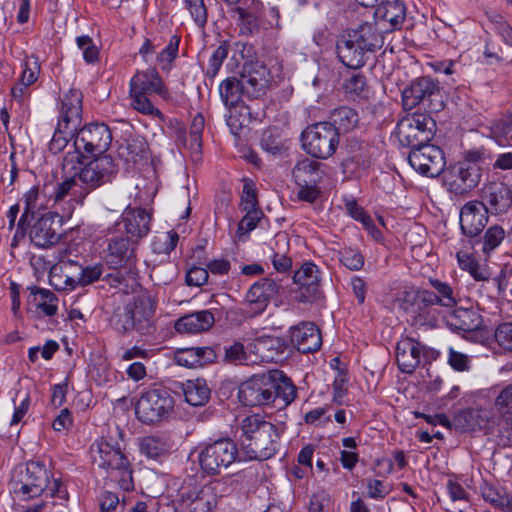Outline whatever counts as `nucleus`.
Masks as SVG:
<instances>
[{
  "label": "nucleus",
  "instance_id": "nucleus-8",
  "mask_svg": "<svg viewBox=\"0 0 512 512\" xmlns=\"http://www.w3.org/2000/svg\"><path fill=\"white\" fill-rule=\"evenodd\" d=\"M173 408L174 399L170 392L164 387H155L141 394L135 414L140 422L154 424L168 418Z\"/></svg>",
  "mask_w": 512,
  "mask_h": 512
},
{
  "label": "nucleus",
  "instance_id": "nucleus-4",
  "mask_svg": "<svg viewBox=\"0 0 512 512\" xmlns=\"http://www.w3.org/2000/svg\"><path fill=\"white\" fill-rule=\"evenodd\" d=\"M157 300L149 293H143L133 299L132 303L117 311L111 318V326L121 334L136 332L140 336L152 335L156 332L155 313Z\"/></svg>",
  "mask_w": 512,
  "mask_h": 512
},
{
  "label": "nucleus",
  "instance_id": "nucleus-7",
  "mask_svg": "<svg viewBox=\"0 0 512 512\" xmlns=\"http://www.w3.org/2000/svg\"><path fill=\"white\" fill-rule=\"evenodd\" d=\"M435 132V120L425 113L408 114L398 121L395 128L400 145L411 149L430 142Z\"/></svg>",
  "mask_w": 512,
  "mask_h": 512
},
{
  "label": "nucleus",
  "instance_id": "nucleus-21",
  "mask_svg": "<svg viewBox=\"0 0 512 512\" xmlns=\"http://www.w3.org/2000/svg\"><path fill=\"white\" fill-rule=\"evenodd\" d=\"M281 285L268 277L261 278L251 285L246 293V303L253 316L262 314L270 301L279 294Z\"/></svg>",
  "mask_w": 512,
  "mask_h": 512
},
{
  "label": "nucleus",
  "instance_id": "nucleus-12",
  "mask_svg": "<svg viewBox=\"0 0 512 512\" xmlns=\"http://www.w3.org/2000/svg\"><path fill=\"white\" fill-rule=\"evenodd\" d=\"M440 96V87L429 76L419 77L413 80L402 92L403 107L407 110L415 108L423 103L431 111H439L443 108V102L436 98Z\"/></svg>",
  "mask_w": 512,
  "mask_h": 512
},
{
  "label": "nucleus",
  "instance_id": "nucleus-52",
  "mask_svg": "<svg viewBox=\"0 0 512 512\" xmlns=\"http://www.w3.org/2000/svg\"><path fill=\"white\" fill-rule=\"evenodd\" d=\"M205 127V119L202 114H196L190 124L189 129V149L192 156L198 159L202 153V133Z\"/></svg>",
  "mask_w": 512,
  "mask_h": 512
},
{
  "label": "nucleus",
  "instance_id": "nucleus-63",
  "mask_svg": "<svg viewBox=\"0 0 512 512\" xmlns=\"http://www.w3.org/2000/svg\"><path fill=\"white\" fill-rule=\"evenodd\" d=\"M495 341L504 351H512V323L500 324L494 334Z\"/></svg>",
  "mask_w": 512,
  "mask_h": 512
},
{
  "label": "nucleus",
  "instance_id": "nucleus-29",
  "mask_svg": "<svg viewBox=\"0 0 512 512\" xmlns=\"http://www.w3.org/2000/svg\"><path fill=\"white\" fill-rule=\"evenodd\" d=\"M369 53L358 42H354L347 33L337 43L338 58L345 66L354 70L365 65Z\"/></svg>",
  "mask_w": 512,
  "mask_h": 512
},
{
  "label": "nucleus",
  "instance_id": "nucleus-18",
  "mask_svg": "<svg viewBox=\"0 0 512 512\" xmlns=\"http://www.w3.org/2000/svg\"><path fill=\"white\" fill-rule=\"evenodd\" d=\"M488 206L482 201L465 203L460 210V229L470 242L478 237L488 222Z\"/></svg>",
  "mask_w": 512,
  "mask_h": 512
},
{
  "label": "nucleus",
  "instance_id": "nucleus-15",
  "mask_svg": "<svg viewBox=\"0 0 512 512\" xmlns=\"http://www.w3.org/2000/svg\"><path fill=\"white\" fill-rule=\"evenodd\" d=\"M408 162L415 171L428 177L439 176L445 167L443 151L429 142L411 149Z\"/></svg>",
  "mask_w": 512,
  "mask_h": 512
},
{
  "label": "nucleus",
  "instance_id": "nucleus-20",
  "mask_svg": "<svg viewBox=\"0 0 512 512\" xmlns=\"http://www.w3.org/2000/svg\"><path fill=\"white\" fill-rule=\"evenodd\" d=\"M60 218L57 212H47L33 223L29 236L35 246L46 248L59 241Z\"/></svg>",
  "mask_w": 512,
  "mask_h": 512
},
{
  "label": "nucleus",
  "instance_id": "nucleus-32",
  "mask_svg": "<svg viewBox=\"0 0 512 512\" xmlns=\"http://www.w3.org/2000/svg\"><path fill=\"white\" fill-rule=\"evenodd\" d=\"M138 447L146 459L162 463L169 457L172 443L165 435H148L139 439Z\"/></svg>",
  "mask_w": 512,
  "mask_h": 512
},
{
  "label": "nucleus",
  "instance_id": "nucleus-16",
  "mask_svg": "<svg viewBox=\"0 0 512 512\" xmlns=\"http://www.w3.org/2000/svg\"><path fill=\"white\" fill-rule=\"evenodd\" d=\"M137 242L128 235H113L107 239L104 250V259L113 269L131 266L135 263V249Z\"/></svg>",
  "mask_w": 512,
  "mask_h": 512
},
{
  "label": "nucleus",
  "instance_id": "nucleus-3",
  "mask_svg": "<svg viewBox=\"0 0 512 512\" xmlns=\"http://www.w3.org/2000/svg\"><path fill=\"white\" fill-rule=\"evenodd\" d=\"M242 444L250 459L267 460L280 446V433L276 425L260 414L246 416L240 425Z\"/></svg>",
  "mask_w": 512,
  "mask_h": 512
},
{
  "label": "nucleus",
  "instance_id": "nucleus-24",
  "mask_svg": "<svg viewBox=\"0 0 512 512\" xmlns=\"http://www.w3.org/2000/svg\"><path fill=\"white\" fill-rule=\"evenodd\" d=\"M87 196V190H84L83 185L78 180L76 174L66 178L63 182L58 183L52 194V201L54 205H60L67 199L69 208L67 214L72 213L76 204H82Z\"/></svg>",
  "mask_w": 512,
  "mask_h": 512
},
{
  "label": "nucleus",
  "instance_id": "nucleus-35",
  "mask_svg": "<svg viewBox=\"0 0 512 512\" xmlns=\"http://www.w3.org/2000/svg\"><path fill=\"white\" fill-rule=\"evenodd\" d=\"M24 211L21 215L18 227L22 228L24 225H29L30 220L35 218L36 213L41 210L48 208L51 198H47V193L44 189H40L38 186H33L24 194Z\"/></svg>",
  "mask_w": 512,
  "mask_h": 512
},
{
  "label": "nucleus",
  "instance_id": "nucleus-54",
  "mask_svg": "<svg viewBox=\"0 0 512 512\" xmlns=\"http://www.w3.org/2000/svg\"><path fill=\"white\" fill-rule=\"evenodd\" d=\"M130 104L133 109L143 115L154 116L163 119V113L156 108L149 99L150 94L129 92Z\"/></svg>",
  "mask_w": 512,
  "mask_h": 512
},
{
  "label": "nucleus",
  "instance_id": "nucleus-1",
  "mask_svg": "<svg viewBox=\"0 0 512 512\" xmlns=\"http://www.w3.org/2000/svg\"><path fill=\"white\" fill-rule=\"evenodd\" d=\"M9 487L10 492L19 500L36 498L43 493L51 498H57L61 501V509L57 512H67V507L64 506L69 497L66 486L39 461H29L14 467Z\"/></svg>",
  "mask_w": 512,
  "mask_h": 512
},
{
  "label": "nucleus",
  "instance_id": "nucleus-49",
  "mask_svg": "<svg viewBox=\"0 0 512 512\" xmlns=\"http://www.w3.org/2000/svg\"><path fill=\"white\" fill-rule=\"evenodd\" d=\"M459 267L467 271L476 281H487L490 278L487 268L481 266L479 262L469 253L459 251L456 253Z\"/></svg>",
  "mask_w": 512,
  "mask_h": 512
},
{
  "label": "nucleus",
  "instance_id": "nucleus-62",
  "mask_svg": "<svg viewBox=\"0 0 512 512\" xmlns=\"http://www.w3.org/2000/svg\"><path fill=\"white\" fill-rule=\"evenodd\" d=\"M104 272V266L101 263L81 266L79 287H85L98 281Z\"/></svg>",
  "mask_w": 512,
  "mask_h": 512
},
{
  "label": "nucleus",
  "instance_id": "nucleus-34",
  "mask_svg": "<svg viewBox=\"0 0 512 512\" xmlns=\"http://www.w3.org/2000/svg\"><path fill=\"white\" fill-rule=\"evenodd\" d=\"M489 422L490 413L487 410L470 408L458 412L452 425L461 432H471L487 429Z\"/></svg>",
  "mask_w": 512,
  "mask_h": 512
},
{
  "label": "nucleus",
  "instance_id": "nucleus-38",
  "mask_svg": "<svg viewBox=\"0 0 512 512\" xmlns=\"http://www.w3.org/2000/svg\"><path fill=\"white\" fill-rule=\"evenodd\" d=\"M190 512H215L218 505L217 488L213 483L196 488L189 496Z\"/></svg>",
  "mask_w": 512,
  "mask_h": 512
},
{
  "label": "nucleus",
  "instance_id": "nucleus-42",
  "mask_svg": "<svg viewBox=\"0 0 512 512\" xmlns=\"http://www.w3.org/2000/svg\"><path fill=\"white\" fill-rule=\"evenodd\" d=\"M40 65L37 57L28 58L23 64L20 80L11 89L12 96L21 100L27 94V88L38 79Z\"/></svg>",
  "mask_w": 512,
  "mask_h": 512
},
{
  "label": "nucleus",
  "instance_id": "nucleus-33",
  "mask_svg": "<svg viewBox=\"0 0 512 512\" xmlns=\"http://www.w3.org/2000/svg\"><path fill=\"white\" fill-rule=\"evenodd\" d=\"M58 297L49 289L32 286L29 287L27 307L29 310L40 312L46 317H53L58 313Z\"/></svg>",
  "mask_w": 512,
  "mask_h": 512
},
{
  "label": "nucleus",
  "instance_id": "nucleus-46",
  "mask_svg": "<svg viewBox=\"0 0 512 512\" xmlns=\"http://www.w3.org/2000/svg\"><path fill=\"white\" fill-rule=\"evenodd\" d=\"M214 357L215 352L210 347H191L177 355V362L186 367L203 366Z\"/></svg>",
  "mask_w": 512,
  "mask_h": 512
},
{
  "label": "nucleus",
  "instance_id": "nucleus-61",
  "mask_svg": "<svg viewBox=\"0 0 512 512\" xmlns=\"http://www.w3.org/2000/svg\"><path fill=\"white\" fill-rule=\"evenodd\" d=\"M184 2L196 25L203 28L208 19L207 7L204 0H184Z\"/></svg>",
  "mask_w": 512,
  "mask_h": 512
},
{
  "label": "nucleus",
  "instance_id": "nucleus-39",
  "mask_svg": "<svg viewBox=\"0 0 512 512\" xmlns=\"http://www.w3.org/2000/svg\"><path fill=\"white\" fill-rule=\"evenodd\" d=\"M416 300V322L421 325L434 324V322L437 320V310L433 308V306H439L438 298L436 297L434 291L427 289L419 290L416 294Z\"/></svg>",
  "mask_w": 512,
  "mask_h": 512
},
{
  "label": "nucleus",
  "instance_id": "nucleus-5",
  "mask_svg": "<svg viewBox=\"0 0 512 512\" xmlns=\"http://www.w3.org/2000/svg\"><path fill=\"white\" fill-rule=\"evenodd\" d=\"M228 12L235 19L240 35L245 37L257 35L261 29H281L278 8L271 7L264 13L263 3L259 0H243L229 8Z\"/></svg>",
  "mask_w": 512,
  "mask_h": 512
},
{
  "label": "nucleus",
  "instance_id": "nucleus-43",
  "mask_svg": "<svg viewBox=\"0 0 512 512\" xmlns=\"http://www.w3.org/2000/svg\"><path fill=\"white\" fill-rule=\"evenodd\" d=\"M247 98H258L265 93L268 80L265 67L258 70H245L240 78Z\"/></svg>",
  "mask_w": 512,
  "mask_h": 512
},
{
  "label": "nucleus",
  "instance_id": "nucleus-56",
  "mask_svg": "<svg viewBox=\"0 0 512 512\" xmlns=\"http://www.w3.org/2000/svg\"><path fill=\"white\" fill-rule=\"evenodd\" d=\"M180 37L171 36L167 46L157 55V61L164 71H170L172 62L176 59L179 51Z\"/></svg>",
  "mask_w": 512,
  "mask_h": 512
},
{
  "label": "nucleus",
  "instance_id": "nucleus-51",
  "mask_svg": "<svg viewBox=\"0 0 512 512\" xmlns=\"http://www.w3.org/2000/svg\"><path fill=\"white\" fill-rule=\"evenodd\" d=\"M483 500L495 509L501 510L506 500L511 496L505 488L484 481L480 486Z\"/></svg>",
  "mask_w": 512,
  "mask_h": 512
},
{
  "label": "nucleus",
  "instance_id": "nucleus-14",
  "mask_svg": "<svg viewBox=\"0 0 512 512\" xmlns=\"http://www.w3.org/2000/svg\"><path fill=\"white\" fill-rule=\"evenodd\" d=\"M274 389L270 372L253 375L244 381L238 390L239 401L244 406L257 407L273 403Z\"/></svg>",
  "mask_w": 512,
  "mask_h": 512
},
{
  "label": "nucleus",
  "instance_id": "nucleus-6",
  "mask_svg": "<svg viewBox=\"0 0 512 512\" xmlns=\"http://www.w3.org/2000/svg\"><path fill=\"white\" fill-rule=\"evenodd\" d=\"M200 470L207 476H218L239 458L236 443L222 438L211 443L199 445L196 449Z\"/></svg>",
  "mask_w": 512,
  "mask_h": 512
},
{
  "label": "nucleus",
  "instance_id": "nucleus-11",
  "mask_svg": "<svg viewBox=\"0 0 512 512\" xmlns=\"http://www.w3.org/2000/svg\"><path fill=\"white\" fill-rule=\"evenodd\" d=\"M112 142V134L104 123H90L82 127L74 136L73 145L79 156H102Z\"/></svg>",
  "mask_w": 512,
  "mask_h": 512
},
{
  "label": "nucleus",
  "instance_id": "nucleus-25",
  "mask_svg": "<svg viewBox=\"0 0 512 512\" xmlns=\"http://www.w3.org/2000/svg\"><path fill=\"white\" fill-rule=\"evenodd\" d=\"M129 92H138L150 95L155 93L163 98L168 96V89L164 85L162 78L155 68L136 72V74L130 79Z\"/></svg>",
  "mask_w": 512,
  "mask_h": 512
},
{
  "label": "nucleus",
  "instance_id": "nucleus-59",
  "mask_svg": "<svg viewBox=\"0 0 512 512\" xmlns=\"http://www.w3.org/2000/svg\"><path fill=\"white\" fill-rule=\"evenodd\" d=\"M72 130H74L73 127L71 129H65L64 124L58 123L48 145L49 151L53 154H58L63 151L68 144L67 136L71 134Z\"/></svg>",
  "mask_w": 512,
  "mask_h": 512
},
{
  "label": "nucleus",
  "instance_id": "nucleus-10",
  "mask_svg": "<svg viewBox=\"0 0 512 512\" xmlns=\"http://www.w3.org/2000/svg\"><path fill=\"white\" fill-rule=\"evenodd\" d=\"M74 250L71 246L57 250V262L50 269L49 283L58 291H72L79 287L82 264L73 259Z\"/></svg>",
  "mask_w": 512,
  "mask_h": 512
},
{
  "label": "nucleus",
  "instance_id": "nucleus-27",
  "mask_svg": "<svg viewBox=\"0 0 512 512\" xmlns=\"http://www.w3.org/2000/svg\"><path fill=\"white\" fill-rule=\"evenodd\" d=\"M151 214L144 208L127 207L122 213V223L130 238L138 242L150 231Z\"/></svg>",
  "mask_w": 512,
  "mask_h": 512
},
{
  "label": "nucleus",
  "instance_id": "nucleus-45",
  "mask_svg": "<svg viewBox=\"0 0 512 512\" xmlns=\"http://www.w3.org/2000/svg\"><path fill=\"white\" fill-rule=\"evenodd\" d=\"M330 124L337 131V135L339 133H346L353 130L358 122L359 116L355 109L348 106H340L335 108L330 114Z\"/></svg>",
  "mask_w": 512,
  "mask_h": 512
},
{
  "label": "nucleus",
  "instance_id": "nucleus-60",
  "mask_svg": "<svg viewBox=\"0 0 512 512\" xmlns=\"http://www.w3.org/2000/svg\"><path fill=\"white\" fill-rule=\"evenodd\" d=\"M229 52V45L227 42L220 44L212 53L208 62L207 75L215 77L219 72L223 61L227 58Z\"/></svg>",
  "mask_w": 512,
  "mask_h": 512
},
{
  "label": "nucleus",
  "instance_id": "nucleus-40",
  "mask_svg": "<svg viewBox=\"0 0 512 512\" xmlns=\"http://www.w3.org/2000/svg\"><path fill=\"white\" fill-rule=\"evenodd\" d=\"M455 179L453 185L455 190L464 193L476 187L480 181L481 174L478 166L471 162H461L454 167Z\"/></svg>",
  "mask_w": 512,
  "mask_h": 512
},
{
  "label": "nucleus",
  "instance_id": "nucleus-22",
  "mask_svg": "<svg viewBox=\"0 0 512 512\" xmlns=\"http://www.w3.org/2000/svg\"><path fill=\"white\" fill-rule=\"evenodd\" d=\"M376 18L360 24L356 29H349L347 34L358 42L370 53L380 49L384 44V34L387 33L386 25H381Z\"/></svg>",
  "mask_w": 512,
  "mask_h": 512
},
{
  "label": "nucleus",
  "instance_id": "nucleus-47",
  "mask_svg": "<svg viewBox=\"0 0 512 512\" xmlns=\"http://www.w3.org/2000/svg\"><path fill=\"white\" fill-rule=\"evenodd\" d=\"M219 93L225 106L235 107L239 104L246 93L240 79L228 77L219 86Z\"/></svg>",
  "mask_w": 512,
  "mask_h": 512
},
{
  "label": "nucleus",
  "instance_id": "nucleus-36",
  "mask_svg": "<svg viewBox=\"0 0 512 512\" xmlns=\"http://www.w3.org/2000/svg\"><path fill=\"white\" fill-rule=\"evenodd\" d=\"M292 176L296 185L319 184L325 176L323 164L304 157L296 162Z\"/></svg>",
  "mask_w": 512,
  "mask_h": 512
},
{
  "label": "nucleus",
  "instance_id": "nucleus-48",
  "mask_svg": "<svg viewBox=\"0 0 512 512\" xmlns=\"http://www.w3.org/2000/svg\"><path fill=\"white\" fill-rule=\"evenodd\" d=\"M504 238L505 230L503 227L500 225H492L485 231L481 239L476 237L470 244L473 247L477 244H481V251L486 256H489L497 247L500 246Z\"/></svg>",
  "mask_w": 512,
  "mask_h": 512
},
{
  "label": "nucleus",
  "instance_id": "nucleus-2",
  "mask_svg": "<svg viewBox=\"0 0 512 512\" xmlns=\"http://www.w3.org/2000/svg\"><path fill=\"white\" fill-rule=\"evenodd\" d=\"M90 455L93 465L103 470L110 481L124 491L134 490L132 464L116 439L106 436L95 440Z\"/></svg>",
  "mask_w": 512,
  "mask_h": 512
},
{
  "label": "nucleus",
  "instance_id": "nucleus-23",
  "mask_svg": "<svg viewBox=\"0 0 512 512\" xmlns=\"http://www.w3.org/2000/svg\"><path fill=\"white\" fill-rule=\"evenodd\" d=\"M292 344L303 354L320 349L322 337L319 328L312 322H302L290 330Z\"/></svg>",
  "mask_w": 512,
  "mask_h": 512
},
{
  "label": "nucleus",
  "instance_id": "nucleus-50",
  "mask_svg": "<svg viewBox=\"0 0 512 512\" xmlns=\"http://www.w3.org/2000/svg\"><path fill=\"white\" fill-rule=\"evenodd\" d=\"M429 283L438 298L439 306L452 308L457 305L458 293L449 283L436 278H430Z\"/></svg>",
  "mask_w": 512,
  "mask_h": 512
},
{
  "label": "nucleus",
  "instance_id": "nucleus-55",
  "mask_svg": "<svg viewBox=\"0 0 512 512\" xmlns=\"http://www.w3.org/2000/svg\"><path fill=\"white\" fill-rule=\"evenodd\" d=\"M342 87L346 94L359 97H367L368 85L366 77L362 73H350L345 78Z\"/></svg>",
  "mask_w": 512,
  "mask_h": 512
},
{
  "label": "nucleus",
  "instance_id": "nucleus-57",
  "mask_svg": "<svg viewBox=\"0 0 512 512\" xmlns=\"http://www.w3.org/2000/svg\"><path fill=\"white\" fill-rule=\"evenodd\" d=\"M179 240V235L174 231L162 233L153 240V251L158 254H169L175 249Z\"/></svg>",
  "mask_w": 512,
  "mask_h": 512
},
{
  "label": "nucleus",
  "instance_id": "nucleus-44",
  "mask_svg": "<svg viewBox=\"0 0 512 512\" xmlns=\"http://www.w3.org/2000/svg\"><path fill=\"white\" fill-rule=\"evenodd\" d=\"M185 401L191 406H204L210 399L211 390L206 380L197 378L183 383Z\"/></svg>",
  "mask_w": 512,
  "mask_h": 512
},
{
  "label": "nucleus",
  "instance_id": "nucleus-13",
  "mask_svg": "<svg viewBox=\"0 0 512 512\" xmlns=\"http://www.w3.org/2000/svg\"><path fill=\"white\" fill-rule=\"evenodd\" d=\"M75 174L88 195L92 190L111 182L117 174V166L110 155L95 156Z\"/></svg>",
  "mask_w": 512,
  "mask_h": 512
},
{
  "label": "nucleus",
  "instance_id": "nucleus-26",
  "mask_svg": "<svg viewBox=\"0 0 512 512\" xmlns=\"http://www.w3.org/2000/svg\"><path fill=\"white\" fill-rule=\"evenodd\" d=\"M482 202L493 215L504 214L512 207L511 190L503 183H489L483 189Z\"/></svg>",
  "mask_w": 512,
  "mask_h": 512
},
{
  "label": "nucleus",
  "instance_id": "nucleus-64",
  "mask_svg": "<svg viewBox=\"0 0 512 512\" xmlns=\"http://www.w3.org/2000/svg\"><path fill=\"white\" fill-rule=\"evenodd\" d=\"M495 408L503 416L512 415V384L502 389L495 400Z\"/></svg>",
  "mask_w": 512,
  "mask_h": 512
},
{
  "label": "nucleus",
  "instance_id": "nucleus-9",
  "mask_svg": "<svg viewBox=\"0 0 512 512\" xmlns=\"http://www.w3.org/2000/svg\"><path fill=\"white\" fill-rule=\"evenodd\" d=\"M302 147L312 157L327 159L339 144L336 129L328 122L308 126L301 135Z\"/></svg>",
  "mask_w": 512,
  "mask_h": 512
},
{
  "label": "nucleus",
  "instance_id": "nucleus-41",
  "mask_svg": "<svg viewBox=\"0 0 512 512\" xmlns=\"http://www.w3.org/2000/svg\"><path fill=\"white\" fill-rule=\"evenodd\" d=\"M270 377L274 386L273 402L280 399L283 406L290 405L297 396V389L292 380L279 370L271 371Z\"/></svg>",
  "mask_w": 512,
  "mask_h": 512
},
{
  "label": "nucleus",
  "instance_id": "nucleus-19",
  "mask_svg": "<svg viewBox=\"0 0 512 512\" xmlns=\"http://www.w3.org/2000/svg\"><path fill=\"white\" fill-rule=\"evenodd\" d=\"M445 322L451 330L469 335L474 342H480L483 338V318L473 309H455L445 317Z\"/></svg>",
  "mask_w": 512,
  "mask_h": 512
},
{
  "label": "nucleus",
  "instance_id": "nucleus-28",
  "mask_svg": "<svg viewBox=\"0 0 512 512\" xmlns=\"http://www.w3.org/2000/svg\"><path fill=\"white\" fill-rule=\"evenodd\" d=\"M422 344L412 338H404L396 345V361L403 373L411 374L420 365Z\"/></svg>",
  "mask_w": 512,
  "mask_h": 512
},
{
  "label": "nucleus",
  "instance_id": "nucleus-31",
  "mask_svg": "<svg viewBox=\"0 0 512 512\" xmlns=\"http://www.w3.org/2000/svg\"><path fill=\"white\" fill-rule=\"evenodd\" d=\"M373 18L386 25L387 32H391L401 28L406 18V7L399 0H386L376 8Z\"/></svg>",
  "mask_w": 512,
  "mask_h": 512
},
{
  "label": "nucleus",
  "instance_id": "nucleus-17",
  "mask_svg": "<svg viewBox=\"0 0 512 512\" xmlns=\"http://www.w3.org/2000/svg\"><path fill=\"white\" fill-rule=\"evenodd\" d=\"M320 270L311 262L302 264L294 274V282L299 285L296 299L303 303H313L322 298Z\"/></svg>",
  "mask_w": 512,
  "mask_h": 512
},
{
  "label": "nucleus",
  "instance_id": "nucleus-58",
  "mask_svg": "<svg viewBox=\"0 0 512 512\" xmlns=\"http://www.w3.org/2000/svg\"><path fill=\"white\" fill-rule=\"evenodd\" d=\"M76 44L82 51L83 59L88 64H94L99 59V50L95 45L93 39L88 35L78 36Z\"/></svg>",
  "mask_w": 512,
  "mask_h": 512
},
{
  "label": "nucleus",
  "instance_id": "nucleus-53",
  "mask_svg": "<svg viewBox=\"0 0 512 512\" xmlns=\"http://www.w3.org/2000/svg\"><path fill=\"white\" fill-rule=\"evenodd\" d=\"M340 263L350 271H360L365 264L361 251L351 246H345L337 252Z\"/></svg>",
  "mask_w": 512,
  "mask_h": 512
},
{
  "label": "nucleus",
  "instance_id": "nucleus-30",
  "mask_svg": "<svg viewBox=\"0 0 512 512\" xmlns=\"http://www.w3.org/2000/svg\"><path fill=\"white\" fill-rule=\"evenodd\" d=\"M82 93L78 89H70L61 99L58 123L64 124L65 129L73 126L76 129L82 114Z\"/></svg>",
  "mask_w": 512,
  "mask_h": 512
},
{
  "label": "nucleus",
  "instance_id": "nucleus-37",
  "mask_svg": "<svg viewBox=\"0 0 512 512\" xmlns=\"http://www.w3.org/2000/svg\"><path fill=\"white\" fill-rule=\"evenodd\" d=\"M214 322V315L210 311L201 310L179 318L175 329L179 333L196 334L209 330Z\"/></svg>",
  "mask_w": 512,
  "mask_h": 512
}]
</instances>
